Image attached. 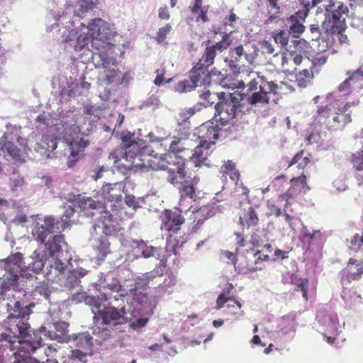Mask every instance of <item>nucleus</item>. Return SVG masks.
Wrapping results in <instances>:
<instances>
[{
	"instance_id": "bb28decb",
	"label": "nucleus",
	"mask_w": 363,
	"mask_h": 363,
	"mask_svg": "<svg viewBox=\"0 0 363 363\" xmlns=\"http://www.w3.org/2000/svg\"><path fill=\"white\" fill-rule=\"evenodd\" d=\"M277 89L278 84L268 81L263 72L251 70V91L259 89L260 91H271L276 94L279 93Z\"/></svg>"
},
{
	"instance_id": "4468645a",
	"label": "nucleus",
	"mask_w": 363,
	"mask_h": 363,
	"mask_svg": "<svg viewBox=\"0 0 363 363\" xmlns=\"http://www.w3.org/2000/svg\"><path fill=\"white\" fill-rule=\"evenodd\" d=\"M6 130L0 138V151L4 154L7 160L14 162H23L28 152L27 140L21 136V126L7 123Z\"/></svg>"
},
{
	"instance_id": "09e8293b",
	"label": "nucleus",
	"mask_w": 363,
	"mask_h": 363,
	"mask_svg": "<svg viewBox=\"0 0 363 363\" xmlns=\"http://www.w3.org/2000/svg\"><path fill=\"white\" fill-rule=\"evenodd\" d=\"M289 21L291 23L289 33H291L294 37L298 38V35L303 33L305 30L303 22H299V21L291 19V17L289 18Z\"/></svg>"
},
{
	"instance_id": "a211bd4d",
	"label": "nucleus",
	"mask_w": 363,
	"mask_h": 363,
	"mask_svg": "<svg viewBox=\"0 0 363 363\" xmlns=\"http://www.w3.org/2000/svg\"><path fill=\"white\" fill-rule=\"evenodd\" d=\"M242 197L240 198V212H239V228L235 232V235L237 236V245L238 247L245 246L246 242L244 237V228L246 227L247 229L250 228V200L248 198L247 192L245 189L242 188Z\"/></svg>"
},
{
	"instance_id": "f8f14e48",
	"label": "nucleus",
	"mask_w": 363,
	"mask_h": 363,
	"mask_svg": "<svg viewBox=\"0 0 363 363\" xmlns=\"http://www.w3.org/2000/svg\"><path fill=\"white\" fill-rule=\"evenodd\" d=\"M95 288L99 292V295L95 296L109 304L118 305L122 301H125L128 304V301H130L128 298H131L128 294L129 286L125 289L121 284L118 274L115 271L100 273Z\"/></svg>"
},
{
	"instance_id": "4d7b16f0",
	"label": "nucleus",
	"mask_w": 363,
	"mask_h": 363,
	"mask_svg": "<svg viewBox=\"0 0 363 363\" xmlns=\"http://www.w3.org/2000/svg\"><path fill=\"white\" fill-rule=\"evenodd\" d=\"M269 259V257L268 255H264L262 257L259 255L255 261L254 267L251 268V272L263 269L265 267L264 262L268 261Z\"/></svg>"
},
{
	"instance_id": "338daca9",
	"label": "nucleus",
	"mask_w": 363,
	"mask_h": 363,
	"mask_svg": "<svg viewBox=\"0 0 363 363\" xmlns=\"http://www.w3.org/2000/svg\"><path fill=\"white\" fill-rule=\"evenodd\" d=\"M328 55L325 53H318L313 59V62L315 65L321 66L324 65L328 60Z\"/></svg>"
},
{
	"instance_id": "473e14b6",
	"label": "nucleus",
	"mask_w": 363,
	"mask_h": 363,
	"mask_svg": "<svg viewBox=\"0 0 363 363\" xmlns=\"http://www.w3.org/2000/svg\"><path fill=\"white\" fill-rule=\"evenodd\" d=\"M177 283V279L173 275H164L162 274L161 279V285L159 286L157 296L162 297L164 294H170L173 291V288Z\"/></svg>"
},
{
	"instance_id": "a19ab883",
	"label": "nucleus",
	"mask_w": 363,
	"mask_h": 363,
	"mask_svg": "<svg viewBox=\"0 0 363 363\" xmlns=\"http://www.w3.org/2000/svg\"><path fill=\"white\" fill-rule=\"evenodd\" d=\"M40 148L44 150L45 154L49 157L51 152H52L57 147V142L56 138H49L48 135L43 136L41 143L39 144Z\"/></svg>"
},
{
	"instance_id": "0eeeda50",
	"label": "nucleus",
	"mask_w": 363,
	"mask_h": 363,
	"mask_svg": "<svg viewBox=\"0 0 363 363\" xmlns=\"http://www.w3.org/2000/svg\"><path fill=\"white\" fill-rule=\"evenodd\" d=\"M162 276V273L154 270L138 277L134 282L129 285L128 294L131 298L128 299L131 301H128V304L122 308L123 311L134 314L135 316L143 314L149 318L153 313L155 303L143 291L145 287L154 289L156 296L159 286L161 285Z\"/></svg>"
},
{
	"instance_id": "052dcab7",
	"label": "nucleus",
	"mask_w": 363,
	"mask_h": 363,
	"mask_svg": "<svg viewBox=\"0 0 363 363\" xmlns=\"http://www.w3.org/2000/svg\"><path fill=\"white\" fill-rule=\"evenodd\" d=\"M288 53H282L281 55V65L283 69L285 71H289V62L291 60V57L294 55L293 52H289L288 50Z\"/></svg>"
},
{
	"instance_id": "2eb2a0df",
	"label": "nucleus",
	"mask_w": 363,
	"mask_h": 363,
	"mask_svg": "<svg viewBox=\"0 0 363 363\" xmlns=\"http://www.w3.org/2000/svg\"><path fill=\"white\" fill-rule=\"evenodd\" d=\"M167 173V181L172 184L179 185L180 212L191 211L193 206H191L188 208V205H186L185 202H188V200H189L191 203L193 201L196 200L197 196L195 191V186L198 184L199 179L197 177L194 178L186 177L182 166L169 168Z\"/></svg>"
},
{
	"instance_id": "a18cd8bd",
	"label": "nucleus",
	"mask_w": 363,
	"mask_h": 363,
	"mask_svg": "<svg viewBox=\"0 0 363 363\" xmlns=\"http://www.w3.org/2000/svg\"><path fill=\"white\" fill-rule=\"evenodd\" d=\"M272 93L271 91H259L254 92L251 94V104H268L269 102V98L268 94Z\"/></svg>"
},
{
	"instance_id": "20e7f679",
	"label": "nucleus",
	"mask_w": 363,
	"mask_h": 363,
	"mask_svg": "<svg viewBox=\"0 0 363 363\" xmlns=\"http://www.w3.org/2000/svg\"><path fill=\"white\" fill-rule=\"evenodd\" d=\"M14 308L19 315L10 316L6 323L7 329L0 333V363L4 362V353L8 350H19L13 352L11 363H40L30 355L43 345L41 337L35 333L33 337L30 335V325L24 319L30 311L28 308H22L19 303H15Z\"/></svg>"
},
{
	"instance_id": "6e6d98bb",
	"label": "nucleus",
	"mask_w": 363,
	"mask_h": 363,
	"mask_svg": "<svg viewBox=\"0 0 363 363\" xmlns=\"http://www.w3.org/2000/svg\"><path fill=\"white\" fill-rule=\"evenodd\" d=\"M24 184V179L18 175H13L10 178V187L12 191H16L18 188Z\"/></svg>"
},
{
	"instance_id": "c85d7f7f",
	"label": "nucleus",
	"mask_w": 363,
	"mask_h": 363,
	"mask_svg": "<svg viewBox=\"0 0 363 363\" xmlns=\"http://www.w3.org/2000/svg\"><path fill=\"white\" fill-rule=\"evenodd\" d=\"M247 60V55L244 52L242 45H240L231 51L230 59L225 60V62L228 63V66L233 74L237 75L240 72L244 61Z\"/></svg>"
},
{
	"instance_id": "72a5a7b5",
	"label": "nucleus",
	"mask_w": 363,
	"mask_h": 363,
	"mask_svg": "<svg viewBox=\"0 0 363 363\" xmlns=\"http://www.w3.org/2000/svg\"><path fill=\"white\" fill-rule=\"evenodd\" d=\"M235 164L231 160H228L225 162L224 164L221 166L220 169V173L222 174V177L228 175L230 179L237 186L236 191H239L238 187V181L240 174L239 172L235 169Z\"/></svg>"
},
{
	"instance_id": "49530a36",
	"label": "nucleus",
	"mask_w": 363,
	"mask_h": 363,
	"mask_svg": "<svg viewBox=\"0 0 363 363\" xmlns=\"http://www.w3.org/2000/svg\"><path fill=\"white\" fill-rule=\"evenodd\" d=\"M354 169L357 171H363V150H359L352 153L350 159Z\"/></svg>"
},
{
	"instance_id": "9d476101",
	"label": "nucleus",
	"mask_w": 363,
	"mask_h": 363,
	"mask_svg": "<svg viewBox=\"0 0 363 363\" xmlns=\"http://www.w3.org/2000/svg\"><path fill=\"white\" fill-rule=\"evenodd\" d=\"M116 208H111V212L107 209L104 211L93 225L90 243L99 259H103L109 252V242L106 236L114 235L117 230L118 218Z\"/></svg>"
},
{
	"instance_id": "69168bd1",
	"label": "nucleus",
	"mask_w": 363,
	"mask_h": 363,
	"mask_svg": "<svg viewBox=\"0 0 363 363\" xmlns=\"http://www.w3.org/2000/svg\"><path fill=\"white\" fill-rule=\"evenodd\" d=\"M277 91H279L277 94H286L287 92H293L294 88L286 82H281V84L278 85Z\"/></svg>"
},
{
	"instance_id": "9b49d317",
	"label": "nucleus",
	"mask_w": 363,
	"mask_h": 363,
	"mask_svg": "<svg viewBox=\"0 0 363 363\" xmlns=\"http://www.w3.org/2000/svg\"><path fill=\"white\" fill-rule=\"evenodd\" d=\"M359 104L357 102H347L340 106L336 102H331L326 105L318 106L316 111L318 122L330 131L342 130L352 121L351 111H347L352 106Z\"/></svg>"
},
{
	"instance_id": "39448f33",
	"label": "nucleus",
	"mask_w": 363,
	"mask_h": 363,
	"mask_svg": "<svg viewBox=\"0 0 363 363\" xmlns=\"http://www.w3.org/2000/svg\"><path fill=\"white\" fill-rule=\"evenodd\" d=\"M84 302L93 307L94 323L92 333L100 339L99 341L106 340L123 331L127 323L130 328L137 330L145 327L149 320L143 314L135 316L130 313L123 312L122 308L126 306L125 301H122L118 305L109 304L108 302L105 304L104 300L95 296H87Z\"/></svg>"
},
{
	"instance_id": "dca6fc26",
	"label": "nucleus",
	"mask_w": 363,
	"mask_h": 363,
	"mask_svg": "<svg viewBox=\"0 0 363 363\" xmlns=\"http://www.w3.org/2000/svg\"><path fill=\"white\" fill-rule=\"evenodd\" d=\"M323 6L325 7L326 14L325 19L323 23V28H331L342 29L347 27L346 18L349 14L348 7L342 2H335L333 0H323Z\"/></svg>"
},
{
	"instance_id": "6e6552de",
	"label": "nucleus",
	"mask_w": 363,
	"mask_h": 363,
	"mask_svg": "<svg viewBox=\"0 0 363 363\" xmlns=\"http://www.w3.org/2000/svg\"><path fill=\"white\" fill-rule=\"evenodd\" d=\"M37 250L38 248L26 259V261H23L22 253L18 252L12 253L8 257L0 260V269H3L5 271L1 278V295L11 289L16 291H21L22 290L23 288L19 283L20 277L27 278L33 277L30 272H34L29 269L28 264L31 262L34 253Z\"/></svg>"
},
{
	"instance_id": "c756f323",
	"label": "nucleus",
	"mask_w": 363,
	"mask_h": 363,
	"mask_svg": "<svg viewBox=\"0 0 363 363\" xmlns=\"http://www.w3.org/2000/svg\"><path fill=\"white\" fill-rule=\"evenodd\" d=\"M202 73L201 71L193 69L190 72L189 76L187 79L179 81L175 85V90L179 93H185L191 91L193 89L198 86H201Z\"/></svg>"
},
{
	"instance_id": "c03bdc74",
	"label": "nucleus",
	"mask_w": 363,
	"mask_h": 363,
	"mask_svg": "<svg viewBox=\"0 0 363 363\" xmlns=\"http://www.w3.org/2000/svg\"><path fill=\"white\" fill-rule=\"evenodd\" d=\"M298 85L300 87H306L308 82L313 78V71L311 68L303 69L296 74Z\"/></svg>"
},
{
	"instance_id": "f03ea898",
	"label": "nucleus",
	"mask_w": 363,
	"mask_h": 363,
	"mask_svg": "<svg viewBox=\"0 0 363 363\" xmlns=\"http://www.w3.org/2000/svg\"><path fill=\"white\" fill-rule=\"evenodd\" d=\"M57 21L50 26V31L60 30V24L68 23L62 32V41L67 43L70 48L79 55H86L91 58L96 67L106 69L109 65H114L116 60L108 55L106 52L99 51L100 48L110 44L113 36L112 30L101 18L93 19L87 26L81 22L82 28L74 29L73 21H67L66 15L55 16Z\"/></svg>"
},
{
	"instance_id": "aec40b11",
	"label": "nucleus",
	"mask_w": 363,
	"mask_h": 363,
	"mask_svg": "<svg viewBox=\"0 0 363 363\" xmlns=\"http://www.w3.org/2000/svg\"><path fill=\"white\" fill-rule=\"evenodd\" d=\"M225 38H228L227 35L223 36V41L206 47L203 56L199 60L196 65L194 67V69L196 71H201L203 75L204 74V71L206 70L209 66L213 64L215 57L217 55V52L218 51L221 52L223 50L228 48L229 43L225 42Z\"/></svg>"
},
{
	"instance_id": "f257e3e1",
	"label": "nucleus",
	"mask_w": 363,
	"mask_h": 363,
	"mask_svg": "<svg viewBox=\"0 0 363 363\" xmlns=\"http://www.w3.org/2000/svg\"><path fill=\"white\" fill-rule=\"evenodd\" d=\"M117 186L120 189L123 188L124 186L119 182L106 183L103 185L101 189V197L103 200L99 199L100 196H98L95 199L91 197L82 196L80 194H69L67 198H66L68 203L64 206L65 211L61 220H55L50 216H45L43 219L39 218L32 230L33 239L39 245L50 244L52 247H58L57 242H60L57 240V238H60L62 242L67 244L61 232L66 227L70 225L71 218L76 212V208L80 209L84 215L93 217L100 215L108 207H116V204H119L122 201V195L115 193V187Z\"/></svg>"
},
{
	"instance_id": "e433bc0d",
	"label": "nucleus",
	"mask_w": 363,
	"mask_h": 363,
	"mask_svg": "<svg viewBox=\"0 0 363 363\" xmlns=\"http://www.w3.org/2000/svg\"><path fill=\"white\" fill-rule=\"evenodd\" d=\"M225 303H227L229 313L236 314L237 311L240 310L241 308V305L238 301L232 298H226L223 294H220L218 297L216 308L217 309L221 308Z\"/></svg>"
},
{
	"instance_id": "864d4df0",
	"label": "nucleus",
	"mask_w": 363,
	"mask_h": 363,
	"mask_svg": "<svg viewBox=\"0 0 363 363\" xmlns=\"http://www.w3.org/2000/svg\"><path fill=\"white\" fill-rule=\"evenodd\" d=\"M161 106V101L160 99L155 95H151L147 98L142 104L141 108H151L152 109H156Z\"/></svg>"
},
{
	"instance_id": "0e129e2a",
	"label": "nucleus",
	"mask_w": 363,
	"mask_h": 363,
	"mask_svg": "<svg viewBox=\"0 0 363 363\" xmlns=\"http://www.w3.org/2000/svg\"><path fill=\"white\" fill-rule=\"evenodd\" d=\"M267 207L270 211L271 215H274L276 217H279L281 216L282 211L281 209L278 207L273 201L268 200L267 201Z\"/></svg>"
},
{
	"instance_id": "6ab92c4d",
	"label": "nucleus",
	"mask_w": 363,
	"mask_h": 363,
	"mask_svg": "<svg viewBox=\"0 0 363 363\" xmlns=\"http://www.w3.org/2000/svg\"><path fill=\"white\" fill-rule=\"evenodd\" d=\"M69 323L65 321H56L48 323L47 325H42L39 332L41 335L57 342H68L69 340Z\"/></svg>"
},
{
	"instance_id": "cd10ccee",
	"label": "nucleus",
	"mask_w": 363,
	"mask_h": 363,
	"mask_svg": "<svg viewBox=\"0 0 363 363\" xmlns=\"http://www.w3.org/2000/svg\"><path fill=\"white\" fill-rule=\"evenodd\" d=\"M212 145H213V143L211 142L200 140L199 145L194 148V153L191 157V160L194 163L196 167L210 165L207 160L209 154V149Z\"/></svg>"
},
{
	"instance_id": "393cba45",
	"label": "nucleus",
	"mask_w": 363,
	"mask_h": 363,
	"mask_svg": "<svg viewBox=\"0 0 363 363\" xmlns=\"http://www.w3.org/2000/svg\"><path fill=\"white\" fill-rule=\"evenodd\" d=\"M362 274L363 262L354 258H350L346 267L341 271V283L347 284L352 281H358L362 278Z\"/></svg>"
},
{
	"instance_id": "e2e57ef3",
	"label": "nucleus",
	"mask_w": 363,
	"mask_h": 363,
	"mask_svg": "<svg viewBox=\"0 0 363 363\" xmlns=\"http://www.w3.org/2000/svg\"><path fill=\"white\" fill-rule=\"evenodd\" d=\"M172 26L167 24L165 26L159 29L157 33V40L158 42H163L166 38L167 35L170 32Z\"/></svg>"
},
{
	"instance_id": "680f3d73",
	"label": "nucleus",
	"mask_w": 363,
	"mask_h": 363,
	"mask_svg": "<svg viewBox=\"0 0 363 363\" xmlns=\"http://www.w3.org/2000/svg\"><path fill=\"white\" fill-rule=\"evenodd\" d=\"M308 281L307 279H299L298 282L296 283L297 287L301 291L303 297L307 301L308 300Z\"/></svg>"
},
{
	"instance_id": "f3484780",
	"label": "nucleus",
	"mask_w": 363,
	"mask_h": 363,
	"mask_svg": "<svg viewBox=\"0 0 363 363\" xmlns=\"http://www.w3.org/2000/svg\"><path fill=\"white\" fill-rule=\"evenodd\" d=\"M92 340L87 332L70 335L68 342L75 347L69 355L71 363H87L88 357L91 354Z\"/></svg>"
},
{
	"instance_id": "b1692460",
	"label": "nucleus",
	"mask_w": 363,
	"mask_h": 363,
	"mask_svg": "<svg viewBox=\"0 0 363 363\" xmlns=\"http://www.w3.org/2000/svg\"><path fill=\"white\" fill-rule=\"evenodd\" d=\"M182 212L177 211L166 210L161 216V230L169 233V236L177 233L184 222V218L181 216Z\"/></svg>"
},
{
	"instance_id": "13d9d810",
	"label": "nucleus",
	"mask_w": 363,
	"mask_h": 363,
	"mask_svg": "<svg viewBox=\"0 0 363 363\" xmlns=\"http://www.w3.org/2000/svg\"><path fill=\"white\" fill-rule=\"evenodd\" d=\"M168 136H169V134L167 132H164L163 135H157L155 132H150L147 135V137L149 138L150 142L160 143V145H162L161 143L162 142L167 140Z\"/></svg>"
},
{
	"instance_id": "4c0bfd02",
	"label": "nucleus",
	"mask_w": 363,
	"mask_h": 363,
	"mask_svg": "<svg viewBox=\"0 0 363 363\" xmlns=\"http://www.w3.org/2000/svg\"><path fill=\"white\" fill-rule=\"evenodd\" d=\"M192 213L194 214V222L196 221V225H201L205 220L214 215V211L211 206H202L196 211L194 208Z\"/></svg>"
},
{
	"instance_id": "a878e982",
	"label": "nucleus",
	"mask_w": 363,
	"mask_h": 363,
	"mask_svg": "<svg viewBox=\"0 0 363 363\" xmlns=\"http://www.w3.org/2000/svg\"><path fill=\"white\" fill-rule=\"evenodd\" d=\"M346 74L348 75V77L339 85L338 91L348 96L351 94L355 89L362 88L363 70L362 69H357L353 72H347Z\"/></svg>"
},
{
	"instance_id": "603ef678",
	"label": "nucleus",
	"mask_w": 363,
	"mask_h": 363,
	"mask_svg": "<svg viewBox=\"0 0 363 363\" xmlns=\"http://www.w3.org/2000/svg\"><path fill=\"white\" fill-rule=\"evenodd\" d=\"M290 33L289 31L280 30L277 33H273V38L276 43L280 44L281 47H286L289 43Z\"/></svg>"
},
{
	"instance_id": "4be33fe9",
	"label": "nucleus",
	"mask_w": 363,
	"mask_h": 363,
	"mask_svg": "<svg viewBox=\"0 0 363 363\" xmlns=\"http://www.w3.org/2000/svg\"><path fill=\"white\" fill-rule=\"evenodd\" d=\"M290 186L285 194L279 196V199L285 201L286 207L289 204L290 199L295 198L301 194H305L310 190V187L307 184L306 176L303 172L300 177H293L290 180Z\"/></svg>"
},
{
	"instance_id": "8fccbe9b",
	"label": "nucleus",
	"mask_w": 363,
	"mask_h": 363,
	"mask_svg": "<svg viewBox=\"0 0 363 363\" xmlns=\"http://www.w3.org/2000/svg\"><path fill=\"white\" fill-rule=\"evenodd\" d=\"M125 202L128 207L135 211L141 208L142 204L144 203V199L143 197L135 198L133 195L126 194L125 196Z\"/></svg>"
},
{
	"instance_id": "3c124183",
	"label": "nucleus",
	"mask_w": 363,
	"mask_h": 363,
	"mask_svg": "<svg viewBox=\"0 0 363 363\" xmlns=\"http://www.w3.org/2000/svg\"><path fill=\"white\" fill-rule=\"evenodd\" d=\"M79 145V150H74L73 147L72 148L70 156L69 157V160L67 162L68 166L69 167H72V162L77 160L79 157V154L80 152H82L83 150L89 145V142L87 140H84L81 139L78 143Z\"/></svg>"
},
{
	"instance_id": "f704fd0d",
	"label": "nucleus",
	"mask_w": 363,
	"mask_h": 363,
	"mask_svg": "<svg viewBox=\"0 0 363 363\" xmlns=\"http://www.w3.org/2000/svg\"><path fill=\"white\" fill-rule=\"evenodd\" d=\"M52 289L48 283L43 282V284L37 286L32 291L33 299L39 301H48L49 303L51 301Z\"/></svg>"
},
{
	"instance_id": "7c9ffc66",
	"label": "nucleus",
	"mask_w": 363,
	"mask_h": 363,
	"mask_svg": "<svg viewBox=\"0 0 363 363\" xmlns=\"http://www.w3.org/2000/svg\"><path fill=\"white\" fill-rule=\"evenodd\" d=\"M224 125L218 124V122L208 121L201 126L200 131L203 133L201 138L203 140H207L215 144V140L219 138L220 133L222 131V128Z\"/></svg>"
},
{
	"instance_id": "7ed1b4c3",
	"label": "nucleus",
	"mask_w": 363,
	"mask_h": 363,
	"mask_svg": "<svg viewBox=\"0 0 363 363\" xmlns=\"http://www.w3.org/2000/svg\"><path fill=\"white\" fill-rule=\"evenodd\" d=\"M57 240L58 247H52L50 244L38 245V250L34 253L29 269L34 273L43 272L48 281L57 284L67 290H75L78 293L82 290L80 279L87 274L88 271L82 267L65 272L72 259L67 244H64L60 238Z\"/></svg>"
},
{
	"instance_id": "412c9836",
	"label": "nucleus",
	"mask_w": 363,
	"mask_h": 363,
	"mask_svg": "<svg viewBox=\"0 0 363 363\" xmlns=\"http://www.w3.org/2000/svg\"><path fill=\"white\" fill-rule=\"evenodd\" d=\"M216 95L212 94L209 90L205 91L199 94V101L191 107L185 108L181 110L179 116L184 121L194 116L196 112L201 111L203 108H207L215 104Z\"/></svg>"
},
{
	"instance_id": "ddd939ff",
	"label": "nucleus",
	"mask_w": 363,
	"mask_h": 363,
	"mask_svg": "<svg viewBox=\"0 0 363 363\" xmlns=\"http://www.w3.org/2000/svg\"><path fill=\"white\" fill-rule=\"evenodd\" d=\"M121 148L123 150V160L126 163L119 160L115 162V167L124 175L133 167L136 159L139 161H143L144 160L142 158L143 156H150L154 152L147 145L146 141L138 138L136 140L134 134L130 132H127L121 136Z\"/></svg>"
},
{
	"instance_id": "de8ad7c7",
	"label": "nucleus",
	"mask_w": 363,
	"mask_h": 363,
	"mask_svg": "<svg viewBox=\"0 0 363 363\" xmlns=\"http://www.w3.org/2000/svg\"><path fill=\"white\" fill-rule=\"evenodd\" d=\"M269 13L270 14L267 22H272L273 19L278 17V15L281 13V8L279 5V0H267Z\"/></svg>"
},
{
	"instance_id": "58836bf2",
	"label": "nucleus",
	"mask_w": 363,
	"mask_h": 363,
	"mask_svg": "<svg viewBox=\"0 0 363 363\" xmlns=\"http://www.w3.org/2000/svg\"><path fill=\"white\" fill-rule=\"evenodd\" d=\"M94 0H77L74 9L67 7V10L73 11L77 17L84 16V13L93 7Z\"/></svg>"
},
{
	"instance_id": "1a4fd4ad",
	"label": "nucleus",
	"mask_w": 363,
	"mask_h": 363,
	"mask_svg": "<svg viewBox=\"0 0 363 363\" xmlns=\"http://www.w3.org/2000/svg\"><path fill=\"white\" fill-rule=\"evenodd\" d=\"M116 208H111V212L107 209L104 211L93 225L90 243L99 259H103L109 252V242L106 236L114 235L117 230L118 218Z\"/></svg>"
},
{
	"instance_id": "774afa93",
	"label": "nucleus",
	"mask_w": 363,
	"mask_h": 363,
	"mask_svg": "<svg viewBox=\"0 0 363 363\" xmlns=\"http://www.w3.org/2000/svg\"><path fill=\"white\" fill-rule=\"evenodd\" d=\"M118 75V72L114 69H108L106 74V84H111L115 82V79Z\"/></svg>"
},
{
	"instance_id": "ea45409f",
	"label": "nucleus",
	"mask_w": 363,
	"mask_h": 363,
	"mask_svg": "<svg viewBox=\"0 0 363 363\" xmlns=\"http://www.w3.org/2000/svg\"><path fill=\"white\" fill-rule=\"evenodd\" d=\"M323 0H312L311 3H308L304 6L296 11L291 17V19L299 21V22H305L306 18L308 15L311 8L315 7L318 4L323 2Z\"/></svg>"
},
{
	"instance_id": "2f4dec72",
	"label": "nucleus",
	"mask_w": 363,
	"mask_h": 363,
	"mask_svg": "<svg viewBox=\"0 0 363 363\" xmlns=\"http://www.w3.org/2000/svg\"><path fill=\"white\" fill-rule=\"evenodd\" d=\"M211 82L218 84L223 87L227 85L226 78L221 72L215 68L212 69L210 72H208L207 69L204 71V74L201 77V85L207 86H209Z\"/></svg>"
},
{
	"instance_id": "37998d69",
	"label": "nucleus",
	"mask_w": 363,
	"mask_h": 363,
	"mask_svg": "<svg viewBox=\"0 0 363 363\" xmlns=\"http://www.w3.org/2000/svg\"><path fill=\"white\" fill-rule=\"evenodd\" d=\"M347 27H344L342 29L336 28V27L332 26L331 28H325V31L328 35L334 36L337 35V39L340 44H349V39L345 31Z\"/></svg>"
},
{
	"instance_id": "c9c22d12",
	"label": "nucleus",
	"mask_w": 363,
	"mask_h": 363,
	"mask_svg": "<svg viewBox=\"0 0 363 363\" xmlns=\"http://www.w3.org/2000/svg\"><path fill=\"white\" fill-rule=\"evenodd\" d=\"M21 303V305L22 308H28L30 309V312H29V313H28V315H26V316L24 318V319H25L26 322L28 323V316H29V315H30V314L32 313V308L35 307V303H33V302H32V303H28V304H27V305H24V303H22V302H21V301H13H13H11V303H4V301H3V302H0V308H1V307H4V308H7V311H8L9 312H11V311H13V312H12V313H11V314L7 317V319H9V318L10 316H11V315H13V316H18V315H19L18 312V311H15V308H14L15 303ZM7 321H8V320H6L5 321V323H4V324H5V327H6V328H5L4 331L7 329V325H6Z\"/></svg>"
},
{
	"instance_id": "bf43d9fd",
	"label": "nucleus",
	"mask_w": 363,
	"mask_h": 363,
	"mask_svg": "<svg viewBox=\"0 0 363 363\" xmlns=\"http://www.w3.org/2000/svg\"><path fill=\"white\" fill-rule=\"evenodd\" d=\"M291 45H290V48L293 47L294 49L289 50V52H293L296 53L297 51H301L304 49L306 45V41L303 39H295L291 41Z\"/></svg>"
},
{
	"instance_id": "423d86ee",
	"label": "nucleus",
	"mask_w": 363,
	"mask_h": 363,
	"mask_svg": "<svg viewBox=\"0 0 363 363\" xmlns=\"http://www.w3.org/2000/svg\"><path fill=\"white\" fill-rule=\"evenodd\" d=\"M215 94V93H213ZM214 120L224 125L228 121L236 118L248 122L250 111V86L239 82L233 93L220 92L216 94Z\"/></svg>"
},
{
	"instance_id": "5701e85b",
	"label": "nucleus",
	"mask_w": 363,
	"mask_h": 363,
	"mask_svg": "<svg viewBox=\"0 0 363 363\" xmlns=\"http://www.w3.org/2000/svg\"><path fill=\"white\" fill-rule=\"evenodd\" d=\"M130 247L135 257H143L145 259L155 257L160 259L161 257L162 250L148 245V242L143 240H133L130 242Z\"/></svg>"
},
{
	"instance_id": "5fc2aeb1",
	"label": "nucleus",
	"mask_w": 363,
	"mask_h": 363,
	"mask_svg": "<svg viewBox=\"0 0 363 363\" xmlns=\"http://www.w3.org/2000/svg\"><path fill=\"white\" fill-rule=\"evenodd\" d=\"M113 173V171L108 168L101 167L99 169L93 171V174L91 175V178L96 181L101 178L109 176Z\"/></svg>"
},
{
	"instance_id": "79ce46f5",
	"label": "nucleus",
	"mask_w": 363,
	"mask_h": 363,
	"mask_svg": "<svg viewBox=\"0 0 363 363\" xmlns=\"http://www.w3.org/2000/svg\"><path fill=\"white\" fill-rule=\"evenodd\" d=\"M309 157V153L304 150H301L294 155L290 162L289 167L298 164V167L299 168L304 169L311 162Z\"/></svg>"
}]
</instances>
